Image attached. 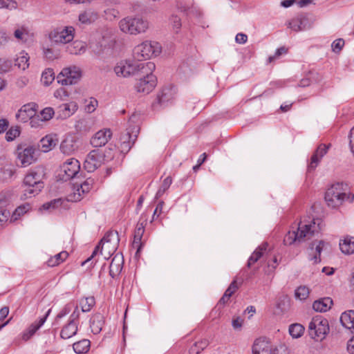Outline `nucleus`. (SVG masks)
I'll use <instances>...</instances> for the list:
<instances>
[{"label":"nucleus","mask_w":354,"mask_h":354,"mask_svg":"<svg viewBox=\"0 0 354 354\" xmlns=\"http://www.w3.org/2000/svg\"><path fill=\"white\" fill-rule=\"evenodd\" d=\"M156 66L153 62H140V61H125L120 62L114 68V71L118 76L124 77L134 75L138 77L142 73L153 72Z\"/></svg>","instance_id":"obj_1"},{"label":"nucleus","mask_w":354,"mask_h":354,"mask_svg":"<svg viewBox=\"0 0 354 354\" xmlns=\"http://www.w3.org/2000/svg\"><path fill=\"white\" fill-rule=\"evenodd\" d=\"M44 171L42 167H37L35 170L27 174L24 179V194L22 198H27L37 195L44 188L42 181Z\"/></svg>","instance_id":"obj_2"},{"label":"nucleus","mask_w":354,"mask_h":354,"mask_svg":"<svg viewBox=\"0 0 354 354\" xmlns=\"http://www.w3.org/2000/svg\"><path fill=\"white\" fill-rule=\"evenodd\" d=\"M347 185L344 183H337L331 185L325 193V200L329 207L336 208L341 205L345 201L353 202L354 194L351 198L346 192Z\"/></svg>","instance_id":"obj_3"},{"label":"nucleus","mask_w":354,"mask_h":354,"mask_svg":"<svg viewBox=\"0 0 354 354\" xmlns=\"http://www.w3.org/2000/svg\"><path fill=\"white\" fill-rule=\"evenodd\" d=\"M161 53V46L158 42L145 41L136 46L133 51L136 60L142 61L156 57Z\"/></svg>","instance_id":"obj_4"},{"label":"nucleus","mask_w":354,"mask_h":354,"mask_svg":"<svg viewBox=\"0 0 354 354\" xmlns=\"http://www.w3.org/2000/svg\"><path fill=\"white\" fill-rule=\"evenodd\" d=\"M120 30L126 33L137 35L146 31L148 22L139 17H126L120 21Z\"/></svg>","instance_id":"obj_5"},{"label":"nucleus","mask_w":354,"mask_h":354,"mask_svg":"<svg viewBox=\"0 0 354 354\" xmlns=\"http://www.w3.org/2000/svg\"><path fill=\"white\" fill-rule=\"evenodd\" d=\"M309 335L316 340H322L329 332L328 321L322 316H316L308 325Z\"/></svg>","instance_id":"obj_6"},{"label":"nucleus","mask_w":354,"mask_h":354,"mask_svg":"<svg viewBox=\"0 0 354 354\" xmlns=\"http://www.w3.org/2000/svg\"><path fill=\"white\" fill-rule=\"evenodd\" d=\"M311 225H301L299 223L297 231H289L283 239L285 245H290L296 242L302 241L304 238L311 239L314 236L315 230L311 229Z\"/></svg>","instance_id":"obj_7"},{"label":"nucleus","mask_w":354,"mask_h":354,"mask_svg":"<svg viewBox=\"0 0 354 354\" xmlns=\"http://www.w3.org/2000/svg\"><path fill=\"white\" fill-rule=\"evenodd\" d=\"M82 77V70L76 66L64 68L57 76V81L62 85H72L77 83Z\"/></svg>","instance_id":"obj_8"},{"label":"nucleus","mask_w":354,"mask_h":354,"mask_svg":"<svg viewBox=\"0 0 354 354\" xmlns=\"http://www.w3.org/2000/svg\"><path fill=\"white\" fill-rule=\"evenodd\" d=\"M37 149L33 145H20L17 147V160L21 166L26 167L37 160Z\"/></svg>","instance_id":"obj_9"},{"label":"nucleus","mask_w":354,"mask_h":354,"mask_svg":"<svg viewBox=\"0 0 354 354\" xmlns=\"http://www.w3.org/2000/svg\"><path fill=\"white\" fill-rule=\"evenodd\" d=\"M176 90L175 86L169 85L163 87L158 93L155 101L152 103L154 110L164 107L168 104L175 97Z\"/></svg>","instance_id":"obj_10"},{"label":"nucleus","mask_w":354,"mask_h":354,"mask_svg":"<svg viewBox=\"0 0 354 354\" xmlns=\"http://www.w3.org/2000/svg\"><path fill=\"white\" fill-rule=\"evenodd\" d=\"M138 82L136 85L138 92L149 93L156 85V77L153 75V72L142 73L138 77Z\"/></svg>","instance_id":"obj_11"},{"label":"nucleus","mask_w":354,"mask_h":354,"mask_svg":"<svg viewBox=\"0 0 354 354\" xmlns=\"http://www.w3.org/2000/svg\"><path fill=\"white\" fill-rule=\"evenodd\" d=\"M75 29L72 26L65 27L59 30H55L49 34V38L52 42L66 44L74 38Z\"/></svg>","instance_id":"obj_12"},{"label":"nucleus","mask_w":354,"mask_h":354,"mask_svg":"<svg viewBox=\"0 0 354 354\" xmlns=\"http://www.w3.org/2000/svg\"><path fill=\"white\" fill-rule=\"evenodd\" d=\"M80 169V164L77 159H68L61 167V170L64 173L63 179L68 180L75 177Z\"/></svg>","instance_id":"obj_13"},{"label":"nucleus","mask_w":354,"mask_h":354,"mask_svg":"<svg viewBox=\"0 0 354 354\" xmlns=\"http://www.w3.org/2000/svg\"><path fill=\"white\" fill-rule=\"evenodd\" d=\"M37 106L34 102L23 105L16 114L17 119L21 122H26L31 120L30 123H32V118L37 113Z\"/></svg>","instance_id":"obj_14"},{"label":"nucleus","mask_w":354,"mask_h":354,"mask_svg":"<svg viewBox=\"0 0 354 354\" xmlns=\"http://www.w3.org/2000/svg\"><path fill=\"white\" fill-rule=\"evenodd\" d=\"M112 133L109 129L98 131L91 138V144L95 148L104 146L111 138Z\"/></svg>","instance_id":"obj_15"},{"label":"nucleus","mask_w":354,"mask_h":354,"mask_svg":"<svg viewBox=\"0 0 354 354\" xmlns=\"http://www.w3.org/2000/svg\"><path fill=\"white\" fill-rule=\"evenodd\" d=\"M331 145H325L321 144L318 146L316 151L314 152L310 158V162L308 165V171H310L314 170L317 165L319 164L322 158L326 154L328 149L330 147Z\"/></svg>","instance_id":"obj_16"},{"label":"nucleus","mask_w":354,"mask_h":354,"mask_svg":"<svg viewBox=\"0 0 354 354\" xmlns=\"http://www.w3.org/2000/svg\"><path fill=\"white\" fill-rule=\"evenodd\" d=\"M50 311L51 310L49 309L44 317H40L38 321L31 324L27 330L24 332L22 339L24 341H28L44 325Z\"/></svg>","instance_id":"obj_17"},{"label":"nucleus","mask_w":354,"mask_h":354,"mask_svg":"<svg viewBox=\"0 0 354 354\" xmlns=\"http://www.w3.org/2000/svg\"><path fill=\"white\" fill-rule=\"evenodd\" d=\"M147 220H144L143 221L140 222L138 221L136 227L135 229L134 232V237H133V247L137 248V251L136 253V255L137 256L138 253L140 252L143 243L141 242V239L142 238L143 234L145 232V227L146 225Z\"/></svg>","instance_id":"obj_18"},{"label":"nucleus","mask_w":354,"mask_h":354,"mask_svg":"<svg viewBox=\"0 0 354 354\" xmlns=\"http://www.w3.org/2000/svg\"><path fill=\"white\" fill-rule=\"evenodd\" d=\"M119 241V235L117 231H109L105 234L100 242H101V244L102 245L106 243V248L109 249V251L113 254L116 250V245L118 244Z\"/></svg>","instance_id":"obj_19"},{"label":"nucleus","mask_w":354,"mask_h":354,"mask_svg":"<svg viewBox=\"0 0 354 354\" xmlns=\"http://www.w3.org/2000/svg\"><path fill=\"white\" fill-rule=\"evenodd\" d=\"M77 104L75 102L62 104L57 108L58 118L66 119L77 110Z\"/></svg>","instance_id":"obj_20"},{"label":"nucleus","mask_w":354,"mask_h":354,"mask_svg":"<svg viewBox=\"0 0 354 354\" xmlns=\"http://www.w3.org/2000/svg\"><path fill=\"white\" fill-rule=\"evenodd\" d=\"M289 26L290 28L296 32L304 30L310 27L308 19L305 15H299L292 19L289 23Z\"/></svg>","instance_id":"obj_21"},{"label":"nucleus","mask_w":354,"mask_h":354,"mask_svg":"<svg viewBox=\"0 0 354 354\" xmlns=\"http://www.w3.org/2000/svg\"><path fill=\"white\" fill-rule=\"evenodd\" d=\"M124 259L122 254H116L112 259L109 266V275L115 278L122 271Z\"/></svg>","instance_id":"obj_22"},{"label":"nucleus","mask_w":354,"mask_h":354,"mask_svg":"<svg viewBox=\"0 0 354 354\" xmlns=\"http://www.w3.org/2000/svg\"><path fill=\"white\" fill-rule=\"evenodd\" d=\"M77 149L76 140L71 136H66L60 145L61 151L66 155L72 154Z\"/></svg>","instance_id":"obj_23"},{"label":"nucleus","mask_w":354,"mask_h":354,"mask_svg":"<svg viewBox=\"0 0 354 354\" xmlns=\"http://www.w3.org/2000/svg\"><path fill=\"white\" fill-rule=\"evenodd\" d=\"M104 317L101 313L94 314L90 319V327L94 335L99 334L104 324Z\"/></svg>","instance_id":"obj_24"},{"label":"nucleus","mask_w":354,"mask_h":354,"mask_svg":"<svg viewBox=\"0 0 354 354\" xmlns=\"http://www.w3.org/2000/svg\"><path fill=\"white\" fill-rule=\"evenodd\" d=\"M136 138L137 136H132L129 131L122 135L120 138L121 151L127 153L133 145Z\"/></svg>","instance_id":"obj_25"},{"label":"nucleus","mask_w":354,"mask_h":354,"mask_svg":"<svg viewBox=\"0 0 354 354\" xmlns=\"http://www.w3.org/2000/svg\"><path fill=\"white\" fill-rule=\"evenodd\" d=\"M333 304L331 298L324 297L315 301L313 304V308L317 312H326L331 308Z\"/></svg>","instance_id":"obj_26"},{"label":"nucleus","mask_w":354,"mask_h":354,"mask_svg":"<svg viewBox=\"0 0 354 354\" xmlns=\"http://www.w3.org/2000/svg\"><path fill=\"white\" fill-rule=\"evenodd\" d=\"M77 331V323L73 321H69L61 330L60 336L63 339H69L74 336Z\"/></svg>","instance_id":"obj_27"},{"label":"nucleus","mask_w":354,"mask_h":354,"mask_svg":"<svg viewBox=\"0 0 354 354\" xmlns=\"http://www.w3.org/2000/svg\"><path fill=\"white\" fill-rule=\"evenodd\" d=\"M340 322L346 328L354 330V310H349L342 313Z\"/></svg>","instance_id":"obj_28"},{"label":"nucleus","mask_w":354,"mask_h":354,"mask_svg":"<svg viewBox=\"0 0 354 354\" xmlns=\"http://www.w3.org/2000/svg\"><path fill=\"white\" fill-rule=\"evenodd\" d=\"M98 19V14L92 9H88L79 15V21L82 24H91Z\"/></svg>","instance_id":"obj_29"},{"label":"nucleus","mask_w":354,"mask_h":354,"mask_svg":"<svg viewBox=\"0 0 354 354\" xmlns=\"http://www.w3.org/2000/svg\"><path fill=\"white\" fill-rule=\"evenodd\" d=\"M268 247L267 243L261 244L257 250L254 251L252 255L248 259L247 267L250 268L252 264L257 262L263 256V252L266 250Z\"/></svg>","instance_id":"obj_30"},{"label":"nucleus","mask_w":354,"mask_h":354,"mask_svg":"<svg viewBox=\"0 0 354 354\" xmlns=\"http://www.w3.org/2000/svg\"><path fill=\"white\" fill-rule=\"evenodd\" d=\"M315 243H316V241H313L312 243H310L308 246V250H313V249L315 246L316 254L313 255L312 257H310V260L313 261L314 263H317L320 262V261H321L320 254H321V252L323 249V246L325 243L322 240L318 241V244L316 245H315Z\"/></svg>","instance_id":"obj_31"},{"label":"nucleus","mask_w":354,"mask_h":354,"mask_svg":"<svg viewBox=\"0 0 354 354\" xmlns=\"http://www.w3.org/2000/svg\"><path fill=\"white\" fill-rule=\"evenodd\" d=\"M339 248L344 254L354 253V237H346L342 242L339 243Z\"/></svg>","instance_id":"obj_32"},{"label":"nucleus","mask_w":354,"mask_h":354,"mask_svg":"<svg viewBox=\"0 0 354 354\" xmlns=\"http://www.w3.org/2000/svg\"><path fill=\"white\" fill-rule=\"evenodd\" d=\"M57 139H55L52 136L48 135L40 140V146L44 152L50 151L57 144Z\"/></svg>","instance_id":"obj_33"},{"label":"nucleus","mask_w":354,"mask_h":354,"mask_svg":"<svg viewBox=\"0 0 354 354\" xmlns=\"http://www.w3.org/2000/svg\"><path fill=\"white\" fill-rule=\"evenodd\" d=\"M88 158L92 160V162H95V165L100 166L104 162H106L104 159V155L102 153V149H97L92 150L88 154Z\"/></svg>","instance_id":"obj_34"},{"label":"nucleus","mask_w":354,"mask_h":354,"mask_svg":"<svg viewBox=\"0 0 354 354\" xmlns=\"http://www.w3.org/2000/svg\"><path fill=\"white\" fill-rule=\"evenodd\" d=\"M93 180L91 178H87L83 183L80 185V187L77 189V196H76V193L74 195V198L75 201H80L81 199V193H88L92 186L93 185Z\"/></svg>","instance_id":"obj_35"},{"label":"nucleus","mask_w":354,"mask_h":354,"mask_svg":"<svg viewBox=\"0 0 354 354\" xmlns=\"http://www.w3.org/2000/svg\"><path fill=\"white\" fill-rule=\"evenodd\" d=\"M90 347V341L86 339L77 342L73 344L74 351L77 354L86 353Z\"/></svg>","instance_id":"obj_36"},{"label":"nucleus","mask_w":354,"mask_h":354,"mask_svg":"<svg viewBox=\"0 0 354 354\" xmlns=\"http://www.w3.org/2000/svg\"><path fill=\"white\" fill-rule=\"evenodd\" d=\"M68 256V254L66 251H62L59 254H57L53 257H50L46 262L48 266L54 267L63 262Z\"/></svg>","instance_id":"obj_37"},{"label":"nucleus","mask_w":354,"mask_h":354,"mask_svg":"<svg viewBox=\"0 0 354 354\" xmlns=\"http://www.w3.org/2000/svg\"><path fill=\"white\" fill-rule=\"evenodd\" d=\"M31 207L29 203H24L15 209L10 218V222L17 221L21 216L24 215L30 209Z\"/></svg>","instance_id":"obj_38"},{"label":"nucleus","mask_w":354,"mask_h":354,"mask_svg":"<svg viewBox=\"0 0 354 354\" xmlns=\"http://www.w3.org/2000/svg\"><path fill=\"white\" fill-rule=\"evenodd\" d=\"M95 304V299L94 297H87L80 300V305L82 308V311L84 313L89 312Z\"/></svg>","instance_id":"obj_39"},{"label":"nucleus","mask_w":354,"mask_h":354,"mask_svg":"<svg viewBox=\"0 0 354 354\" xmlns=\"http://www.w3.org/2000/svg\"><path fill=\"white\" fill-rule=\"evenodd\" d=\"M55 80V73L52 68H46L41 74V81L45 86H49Z\"/></svg>","instance_id":"obj_40"},{"label":"nucleus","mask_w":354,"mask_h":354,"mask_svg":"<svg viewBox=\"0 0 354 354\" xmlns=\"http://www.w3.org/2000/svg\"><path fill=\"white\" fill-rule=\"evenodd\" d=\"M304 331V327L300 324H292L289 327V333L293 338L300 337Z\"/></svg>","instance_id":"obj_41"},{"label":"nucleus","mask_w":354,"mask_h":354,"mask_svg":"<svg viewBox=\"0 0 354 354\" xmlns=\"http://www.w3.org/2000/svg\"><path fill=\"white\" fill-rule=\"evenodd\" d=\"M103 250V245H102L101 242H99L98 244L95 246L94 250L93 251L91 256L89 258H88L86 261H83L82 263V266H84V264L90 261L95 256L97 255L99 251H100V254L102 255H104V259H108L113 254L111 251H109L108 256H106L105 254H104Z\"/></svg>","instance_id":"obj_42"},{"label":"nucleus","mask_w":354,"mask_h":354,"mask_svg":"<svg viewBox=\"0 0 354 354\" xmlns=\"http://www.w3.org/2000/svg\"><path fill=\"white\" fill-rule=\"evenodd\" d=\"M310 294L309 288L306 286H300L295 291V297L299 300H305Z\"/></svg>","instance_id":"obj_43"},{"label":"nucleus","mask_w":354,"mask_h":354,"mask_svg":"<svg viewBox=\"0 0 354 354\" xmlns=\"http://www.w3.org/2000/svg\"><path fill=\"white\" fill-rule=\"evenodd\" d=\"M43 53H44L45 58L46 59L50 60V61L58 59L60 55L59 50H55L52 48H48V47H47V48L44 47Z\"/></svg>","instance_id":"obj_44"},{"label":"nucleus","mask_w":354,"mask_h":354,"mask_svg":"<svg viewBox=\"0 0 354 354\" xmlns=\"http://www.w3.org/2000/svg\"><path fill=\"white\" fill-rule=\"evenodd\" d=\"M266 349H270L268 344L265 341L256 339L252 346V353L261 352L266 351Z\"/></svg>","instance_id":"obj_45"},{"label":"nucleus","mask_w":354,"mask_h":354,"mask_svg":"<svg viewBox=\"0 0 354 354\" xmlns=\"http://www.w3.org/2000/svg\"><path fill=\"white\" fill-rule=\"evenodd\" d=\"M62 204L61 198L53 199L49 202L43 204L41 209L44 210H52L60 207Z\"/></svg>","instance_id":"obj_46"},{"label":"nucleus","mask_w":354,"mask_h":354,"mask_svg":"<svg viewBox=\"0 0 354 354\" xmlns=\"http://www.w3.org/2000/svg\"><path fill=\"white\" fill-rule=\"evenodd\" d=\"M20 135V129L19 127H11L6 134V140L8 142H11L14 140L17 137Z\"/></svg>","instance_id":"obj_47"},{"label":"nucleus","mask_w":354,"mask_h":354,"mask_svg":"<svg viewBox=\"0 0 354 354\" xmlns=\"http://www.w3.org/2000/svg\"><path fill=\"white\" fill-rule=\"evenodd\" d=\"M28 59L27 54L26 55H21L15 59V65L17 66L19 68L25 70L29 66Z\"/></svg>","instance_id":"obj_48"},{"label":"nucleus","mask_w":354,"mask_h":354,"mask_svg":"<svg viewBox=\"0 0 354 354\" xmlns=\"http://www.w3.org/2000/svg\"><path fill=\"white\" fill-rule=\"evenodd\" d=\"M206 345L205 342H196L191 346L189 353V354H199L205 348Z\"/></svg>","instance_id":"obj_49"},{"label":"nucleus","mask_w":354,"mask_h":354,"mask_svg":"<svg viewBox=\"0 0 354 354\" xmlns=\"http://www.w3.org/2000/svg\"><path fill=\"white\" fill-rule=\"evenodd\" d=\"M54 113H55V111H54L53 109L51 107H46V108L44 109L40 113L41 116V120L47 121V120H50L53 118Z\"/></svg>","instance_id":"obj_50"},{"label":"nucleus","mask_w":354,"mask_h":354,"mask_svg":"<svg viewBox=\"0 0 354 354\" xmlns=\"http://www.w3.org/2000/svg\"><path fill=\"white\" fill-rule=\"evenodd\" d=\"M10 216V211L3 209L0 211V228H3Z\"/></svg>","instance_id":"obj_51"},{"label":"nucleus","mask_w":354,"mask_h":354,"mask_svg":"<svg viewBox=\"0 0 354 354\" xmlns=\"http://www.w3.org/2000/svg\"><path fill=\"white\" fill-rule=\"evenodd\" d=\"M170 23L174 29L176 30V32L181 28V19L176 15H172L170 17Z\"/></svg>","instance_id":"obj_52"},{"label":"nucleus","mask_w":354,"mask_h":354,"mask_svg":"<svg viewBox=\"0 0 354 354\" xmlns=\"http://www.w3.org/2000/svg\"><path fill=\"white\" fill-rule=\"evenodd\" d=\"M272 354H290V350L285 344H279L272 350Z\"/></svg>","instance_id":"obj_53"},{"label":"nucleus","mask_w":354,"mask_h":354,"mask_svg":"<svg viewBox=\"0 0 354 354\" xmlns=\"http://www.w3.org/2000/svg\"><path fill=\"white\" fill-rule=\"evenodd\" d=\"M238 288L239 286L237 285L236 279H234L224 294L227 295L229 297H231V296L238 290Z\"/></svg>","instance_id":"obj_54"},{"label":"nucleus","mask_w":354,"mask_h":354,"mask_svg":"<svg viewBox=\"0 0 354 354\" xmlns=\"http://www.w3.org/2000/svg\"><path fill=\"white\" fill-rule=\"evenodd\" d=\"M2 3V8L8 10H13L17 8V3L15 0H1Z\"/></svg>","instance_id":"obj_55"},{"label":"nucleus","mask_w":354,"mask_h":354,"mask_svg":"<svg viewBox=\"0 0 354 354\" xmlns=\"http://www.w3.org/2000/svg\"><path fill=\"white\" fill-rule=\"evenodd\" d=\"M344 45V40L343 39H337L332 44V48L335 53H339Z\"/></svg>","instance_id":"obj_56"},{"label":"nucleus","mask_w":354,"mask_h":354,"mask_svg":"<svg viewBox=\"0 0 354 354\" xmlns=\"http://www.w3.org/2000/svg\"><path fill=\"white\" fill-rule=\"evenodd\" d=\"M287 52H288V48H286L284 46L277 48L274 55L273 56H270L268 57V62L270 63L272 62L274 59L278 58L281 55L287 53Z\"/></svg>","instance_id":"obj_57"},{"label":"nucleus","mask_w":354,"mask_h":354,"mask_svg":"<svg viewBox=\"0 0 354 354\" xmlns=\"http://www.w3.org/2000/svg\"><path fill=\"white\" fill-rule=\"evenodd\" d=\"M84 168L88 171L92 172L94 171L96 169H97L100 166L95 165V162H92V160L88 158V156H87V158L84 162Z\"/></svg>","instance_id":"obj_58"},{"label":"nucleus","mask_w":354,"mask_h":354,"mask_svg":"<svg viewBox=\"0 0 354 354\" xmlns=\"http://www.w3.org/2000/svg\"><path fill=\"white\" fill-rule=\"evenodd\" d=\"M97 106V101L95 98H91L90 102L85 106V111L87 113H93Z\"/></svg>","instance_id":"obj_59"},{"label":"nucleus","mask_w":354,"mask_h":354,"mask_svg":"<svg viewBox=\"0 0 354 354\" xmlns=\"http://www.w3.org/2000/svg\"><path fill=\"white\" fill-rule=\"evenodd\" d=\"M69 93L64 88H59L57 89L54 93V96L56 98L64 100L65 97H68Z\"/></svg>","instance_id":"obj_60"},{"label":"nucleus","mask_w":354,"mask_h":354,"mask_svg":"<svg viewBox=\"0 0 354 354\" xmlns=\"http://www.w3.org/2000/svg\"><path fill=\"white\" fill-rule=\"evenodd\" d=\"M104 13L106 16V18H109V19H115L118 17L119 12L118 10L114 9V8H108L104 10Z\"/></svg>","instance_id":"obj_61"},{"label":"nucleus","mask_w":354,"mask_h":354,"mask_svg":"<svg viewBox=\"0 0 354 354\" xmlns=\"http://www.w3.org/2000/svg\"><path fill=\"white\" fill-rule=\"evenodd\" d=\"M11 67V62L0 59V71L1 72H7Z\"/></svg>","instance_id":"obj_62"},{"label":"nucleus","mask_w":354,"mask_h":354,"mask_svg":"<svg viewBox=\"0 0 354 354\" xmlns=\"http://www.w3.org/2000/svg\"><path fill=\"white\" fill-rule=\"evenodd\" d=\"M348 138L351 150L354 155V127L350 131Z\"/></svg>","instance_id":"obj_63"},{"label":"nucleus","mask_w":354,"mask_h":354,"mask_svg":"<svg viewBox=\"0 0 354 354\" xmlns=\"http://www.w3.org/2000/svg\"><path fill=\"white\" fill-rule=\"evenodd\" d=\"M347 351L350 354H354V336L347 342Z\"/></svg>","instance_id":"obj_64"}]
</instances>
